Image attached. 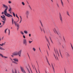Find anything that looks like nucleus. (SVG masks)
<instances>
[{"label": "nucleus", "instance_id": "nucleus-27", "mask_svg": "<svg viewBox=\"0 0 73 73\" xmlns=\"http://www.w3.org/2000/svg\"><path fill=\"white\" fill-rule=\"evenodd\" d=\"M8 30V29H6L5 30V33H7V31Z\"/></svg>", "mask_w": 73, "mask_h": 73}, {"label": "nucleus", "instance_id": "nucleus-16", "mask_svg": "<svg viewBox=\"0 0 73 73\" xmlns=\"http://www.w3.org/2000/svg\"><path fill=\"white\" fill-rule=\"evenodd\" d=\"M66 56L67 57H69L70 55H69V53H68L67 52H66Z\"/></svg>", "mask_w": 73, "mask_h": 73}, {"label": "nucleus", "instance_id": "nucleus-32", "mask_svg": "<svg viewBox=\"0 0 73 73\" xmlns=\"http://www.w3.org/2000/svg\"><path fill=\"white\" fill-rule=\"evenodd\" d=\"M56 5H57L58 8H59V5H58V4L57 3Z\"/></svg>", "mask_w": 73, "mask_h": 73}, {"label": "nucleus", "instance_id": "nucleus-37", "mask_svg": "<svg viewBox=\"0 0 73 73\" xmlns=\"http://www.w3.org/2000/svg\"><path fill=\"white\" fill-rule=\"evenodd\" d=\"M15 73H17V72H16V70H15ZM13 73H14V72H13Z\"/></svg>", "mask_w": 73, "mask_h": 73}, {"label": "nucleus", "instance_id": "nucleus-61", "mask_svg": "<svg viewBox=\"0 0 73 73\" xmlns=\"http://www.w3.org/2000/svg\"><path fill=\"white\" fill-rule=\"evenodd\" d=\"M5 71L6 72H8V70H7V69Z\"/></svg>", "mask_w": 73, "mask_h": 73}, {"label": "nucleus", "instance_id": "nucleus-48", "mask_svg": "<svg viewBox=\"0 0 73 73\" xmlns=\"http://www.w3.org/2000/svg\"><path fill=\"white\" fill-rule=\"evenodd\" d=\"M27 54L29 56V58L30 59V57H29V54H28V53H27Z\"/></svg>", "mask_w": 73, "mask_h": 73}, {"label": "nucleus", "instance_id": "nucleus-38", "mask_svg": "<svg viewBox=\"0 0 73 73\" xmlns=\"http://www.w3.org/2000/svg\"><path fill=\"white\" fill-rule=\"evenodd\" d=\"M10 34V30H9V35Z\"/></svg>", "mask_w": 73, "mask_h": 73}, {"label": "nucleus", "instance_id": "nucleus-5", "mask_svg": "<svg viewBox=\"0 0 73 73\" xmlns=\"http://www.w3.org/2000/svg\"><path fill=\"white\" fill-rule=\"evenodd\" d=\"M22 52V50H21L18 52H17V54H18V55L19 57H21V54Z\"/></svg>", "mask_w": 73, "mask_h": 73}, {"label": "nucleus", "instance_id": "nucleus-30", "mask_svg": "<svg viewBox=\"0 0 73 73\" xmlns=\"http://www.w3.org/2000/svg\"><path fill=\"white\" fill-rule=\"evenodd\" d=\"M0 56H1L2 57H4V56L1 54H0Z\"/></svg>", "mask_w": 73, "mask_h": 73}, {"label": "nucleus", "instance_id": "nucleus-21", "mask_svg": "<svg viewBox=\"0 0 73 73\" xmlns=\"http://www.w3.org/2000/svg\"><path fill=\"white\" fill-rule=\"evenodd\" d=\"M24 33H25V34H28V31H24Z\"/></svg>", "mask_w": 73, "mask_h": 73}, {"label": "nucleus", "instance_id": "nucleus-11", "mask_svg": "<svg viewBox=\"0 0 73 73\" xmlns=\"http://www.w3.org/2000/svg\"><path fill=\"white\" fill-rule=\"evenodd\" d=\"M15 25V26H17V30H18V29H19V24L17 23Z\"/></svg>", "mask_w": 73, "mask_h": 73}, {"label": "nucleus", "instance_id": "nucleus-43", "mask_svg": "<svg viewBox=\"0 0 73 73\" xmlns=\"http://www.w3.org/2000/svg\"><path fill=\"white\" fill-rule=\"evenodd\" d=\"M60 54L61 57H62V55H61V52H60Z\"/></svg>", "mask_w": 73, "mask_h": 73}, {"label": "nucleus", "instance_id": "nucleus-29", "mask_svg": "<svg viewBox=\"0 0 73 73\" xmlns=\"http://www.w3.org/2000/svg\"><path fill=\"white\" fill-rule=\"evenodd\" d=\"M20 33H21V34L22 35H24V33H23V31H21V32H20Z\"/></svg>", "mask_w": 73, "mask_h": 73}, {"label": "nucleus", "instance_id": "nucleus-33", "mask_svg": "<svg viewBox=\"0 0 73 73\" xmlns=\"http://www.w3.org/2000/svg\"><path fill=\"white\" fill-rule=\"evenodd\" d=\"M12 9H11V7H10V9L9 10V12H10L11 11Z\"/></svg>", "mask_w": 73, "mask_h": 73}, {"label": "nucleus", "instance_id": "nucleus-35", "mask_svg": "<svg viewBox=\"0 0 73 73\" xmlns=\"http://www.w3.org/2000/svg\"><path fill=\"white\" fill-rule=\"evenodd\" d=\"M32 42V41H30V40L29 41V44H31Z\"/></svg>", "mask_w": 73, "mask_h": 73}, {"label": "nucleus", "instance_id": "nucleus-59", "mask_svg": "<svg viewBox=\"0 0 73 73\" xmlns=\"http://www.w3.org/2000/svg\"><path fill=\"white\" fill-rule=\"evenodd\" d=\"M10 60H11V61H13V60H12V58H10Z\"/></svg>", "mask_w": 73, "mask_h": 73}, {"label": "nucleus", "instance_id": "nucleus-7", "mask_svg": "<svg viewBox=\"0 0 73 73\" xmlns=\"http://www.w3.org/2000/svg\"><path fill=\"white\" fill-rule=\"evenodd\" d=\"M12 54L13 55V56H17V52H13L12 53Z\"/></svg>", "mask_w": 73, "mask_h": 73}, {"label": "nucleus", "instance_id": "nucleus-2", "mask_svg": "<svg viewBox=\"0 0 73 73\" xmlns=\"http://www.w3.org/2000/svg\"><path fill=\"white\" fill-rule=\"evenodd\" d=\"M13 60L14 61L12 62V63H14L15 64H18V63L16 62H19L18 59L17 58H14L13 59Z\"/></svg>", "mask_w": 73, "mask_h": 73}, {"label": "nucleus", "instance_id": "nucleus-17", "mask_svg": "<svg viewBox=\"0 0 73 73\" xmlns=\"http://www.w3.org/2000/svg\"><path fill=\"white\" fill-rule=\"evenodd\" d=\"M12 22V25H13V21H14V20H13V18H11Z\"/></svg>", "mask_w": 73, "mask_h": 73}, {"label": "nucleus", "instance_id": "nucleus-28", "mask_svg": "<svg viewBox=\"0 0 73 73\" xmlns=\"http://www.w3.org/2000/svg\"><path fill=\"white\" fill-rule=\"evenodd\" d=\"M13 16H14V17H16V15H15V14L14 13V12H13Z\"/></svg>", "mask_w": 73, "mask_h": 73}, {"label": "nucleus", "instance_id": "nucleus-50", "mask_svg": "<svg viewBox=\"0 0 73 73\" xmlns=\"http://www.w3.org/2000/svg\"><path fill=\"white\" fill-rule=\"evenodd\" d=\"M40 24H41V25L42 27V23H41V22H40Z\"/></svg>", "mask_w": 73, "mask_h": 73}, {"label": "nucleus", "instance_id": "nucleus-18", "mask_svg": "<svg viewBox=\"0 0 73 73\" xmlns=\"http://www.w3.org/2000/svg\"><path fill=\"white\" fill-rule=\"evenodd\" d=\"M47 41V42H48V43H49V40L48 39V38H47L46 36L45 37Z\"/></svg>", "mask_w": 73, "mask_h": 73}, {"label": "nucleus", "instance_id": "nucleus-31", "mask_svg": "<svg viewBox=\"0 0 73 73\" xmlns=\"http://www.w3.org/2000/svg\"><path fill=\"white\" fill-rule=\"evenodd\" d=\"M22 5H25V3H24V2H22Z\"/></svg>", "mask_w": 73, "mask_h": 73}, {"label": "nucleus", "instance_id": "nucleus-34", "mask_svg": "<svg viewBox=\"0 0 73 73\" xmlns=\"http://www.w3.org/2000/svg\"><path fill=\"white\" fill-rule=\"evenodd\" d=\"M16 17H17L18 19H19V17H18V16H17V14H16Z\"/></svg>", "mask_w": 73, "mask_h": 73}, {"label": "nucleus", "instance_id": "nucleus-15", "mask_svg": "<svg viewBox=\"0 0 73 73\" xmlns=\"http://www.w3.org/2000/svg\"><path fill=\"white\" fill-rule=\"evenodd\" d=\"M5 45V43H2L1 44H0V46H4Z\"/></svg>", "mask_w": 73, "mask_h": 73}, {"label": "nucleus", "instance_id": "nucleus-49", "mask_svg": "<svg viewBox=\"0 0 73 73\" xmlns=\"http://www.w3.org/2000/svg\"><path fill=\"white\" fill-rule=\"evenodd\" d=\"M4 12H2V15H4Z\"/></svg>", "mask_w": 73, "mask_h": 73}, {"label": "nucleus", "instance_id": "nucleus-62", "mask_svg": "<svg viewBox=\"0 0 73 73\" xmlns=\"http://www.w3.org/2000/svg\"><path fill=\"white\" fill-rule=\"evenodd\" d=\"M64 38V41H65V38H64V37L63 38Z\"/></svg>", "mask_w": 73, "mask_h": 73}, {"label": "nucleus", "instance_id": "nucleus-63", "mask_svg": "<svg viewBox=\"0 0 73 73\" xmlns=\"http://www.w3.org/2000/svg\"><path fill=\"white\" fill-rule=\"evenodd\" d=\"M48 46L49 49V45H48Z\"/></svg>", "mask_w": 73, "mask_h": 73}, {"label": "nucleus", "instance_id": "nucleus-26", "mask_svg": "<svg viewBox=\"0 0 73 73\" xmlns=\"http://www.w3.org/2000/svg\"><path fill=\"white\" fill-rule=\"evenodd\" d=\"M46 59L47 60V61L48 64L49 63V61H48V58H47V57L46 56Z\"/></svg>", "mask_w": 73, "mask_h": 73}, {"label": "nucleus", "instance_id": "nucleus-60", "mask_svg": "<svg viewBox=\"0 0 73 73\" xmlns=\"http://www.w3.org/2000/svg\"><path fill=\"white\" fill-rule=\"evenodd\" d=\"M51 42L53 44V41H52V40H51Z\"/></svg>", "mask_w": 73, "mask_h": 73}, {"label": "nucleus", "instance_id": "nucleus-1", "mask_svg": "<svg viewBox=\"0 0 73 73\" xmlns=\"http://www.w3.org/2000/svg\"><path fill=\"white\" fill-rule=\"evenodd\" d=\"M2 5L3 7H4L6 8L4 11V13L5 15L7 17H12L13 16H12V15H11L7 13V11L8 9V6L5 5L4 4H3Z\"/></svg>", "mask_w": 73, "mask_h": 73}, {"label": "nucleus", "instance_id": "nucleus-10", "mask_svg": "<svg viewBox=\"0 0 73 73\" xmlns=\"http://www.w3.org/2000/svg\"><path fill=\"white\" fill-rule=\"evenodd\" d=\"M53 30L54 31H55V32H56L57 34L58 35H60V34L59 33H58L56 31V28H54Z\"/></svg>", "mask_w": 73, "mask_h": 73}, {"label": "nucleus", "instance_id": "nucleus-39", "mask_svg": "<svg viewBox=\"0 0 73 73\" xmlns=\"http://www.w3.org/2000/svg\"><path fill=\"white\" fill-rule=\"evenodd\" d=\"M14 23L15 24V25H16V24L17 23L15 21H14Z\"/></svg>", "mask_w": 73, "mask_h": 73}, {"label": "nucleus", "instance_id": "nucleus-57", "mask_svg": "<svg viewBox=\"0 0 73 73\" xmlns=\"http://www.w3.org/2000/svg\"><path fill=\"white\" fill-rule=\"evenodd\" d=\"M62 47L63 49H64V46H62Z\"/></svg>", "mask_w": 73, "mask_h": 73}, {"label": "nucleus", "instance_id": "nucleus-8", "mask_svg": "<svg viewBox=\"0 0 73 73\" xmlns=\"http://www.w3.org/2000/svg\"><path fill=\"white\" fill-rule=\"evenodd\" d=\"M30 68V70H29L28 68H27V71H28V72L29 73H33L32 71V70H31V68Z\"/></svg>", "mask_w": 73, "mask_h": 73}, {"label": "nucleus", "instance_id": "nucleus-20", "mask_svg": "<svg viewBox=\"0 0 73 73\" xmlns=\"http://www.w3.org/2000/svg\"><path fill=\"white\" fill-rule=\"evenodd\" d=\"M33 50L34 52H35L36 51V48H35V47H33Z\"/></svg>", "mask_w": 73, "mask_h": 73}, {"label": "nucleus", "instance_id": "nucleus-41", "mask_svg": "<svg viewBox=\"0 0 73 73\" xmlns=\"http://www.w3.org/2000/svg\"><path fill=\"white\" fill-rule=\"evenodd\" d=\"M20 17L21 18V21H22V18H21V16H20Z\"/></svg>", "mask_w": 73, "mask_h": 73}, {"label": "nucleus", "instance_id": "nucleus-53", "mask_svg": "<svg viewBox=\"0 0 73 73\" xmlns=\"http://www.w3.org/2000/svg\"><path fill=\"white\" fill-rule=\"evenodd\" d=\"M39 50H40V52H41V50L40 49V48H39Z\"/></svg>", "mask_w": 73, "mask_h": 73}, {"label": "nucleus", "instance_id": "nucleus-24", "mask_svg": "<svg viewBox=\"0 0 73 73\" xmlns=\"http://www.w3.org/2000/svg\"><path fill=\"white\" fill-rule=\"evenodd\" d=\"M28 7L30 9H31V10L32 11V8H31V6L30 5H28Z\"/></svg>", "mask_w": 73, "mask_h": 73}, {"label": "nucleus", "instance_id": "nucleus-36", "mask_svg": "<svg viewBox=\"0 0 73 73\" xmlns=\"http://www.w3.org/2000/svg\"><path fill=\"white\" fill-rule=\"evenodd\" d=\"M40 30H41V32H42V29L41 28V27H40Z\"/></svg>", "mask_w": 73, "mask_h": 73}, {"label": "nucleus", "instance_id": "nucleus-23", "mask_svg": "<svg viewBox=\"0 0 73 73\" xmlns=\"http://www.w3.org/2000/svg\"><path fill=\"white\" fill-rule=\"evenodd\" d=\"M5 21L4 20V21H1L2 22H3V25H4V24H5Z\"/></svg>", "mask_w": 73, "mask_h": 73}, {"label": "nucleus", "instance_id": "nucleus-40", "mask_svg": "<svg viewBox=\"0 0 73 73\" xmlns=\"http://www.w3.org/2000/svg\"><path fill=\"white\" fill-rule=\"evenodd\" d=\"M8 3H9V4H11V3H12V2L11 1H9Z\"/></svg>", "mask_w": 73, "mask_h": 73}, {"label": "nucleus", "instance_id": "nucleus-14", "mask_svg": "<svg viewBox=\"0 0 73 73\" xmlns=\"http://www.w3.org/2000/svg\"><path fill=\"white\" fill-rule=\"evenodd\" d=\"M52 66L53 70L54 71V72H55V71H54V66H53V65L52 64Z\"/></svg>", "mask_w": 73, "mask_h": 73}, {"label": "nucleus", "instance_id": "nucleus-4", "mask_svg": "<svg viewBox=\"0 0 73 73\" xmlns=\"http://www.w3.org/2000/svg\"><path fill=\"white\" fill-rule=\"evenodd\" d=\"M23 44H25V46L27 45V40L25 39H24L23 40Z\"/></svg>", "mask_w": 73, "mask_h": 73}, {"label": "nucleus", "instance_id": "nucleus-46", "mask_svg": "<svg viewBox=\"0 0 73 73\" xmlns=\"http://www.w3.org/2000/svg\"><path fill=\"white\" fill-rule=\"evenodd\" d=\"M71 47H72V50H73V46H72V44H71Z\"/></svg>", "mask_w": 73, "mask_h": 73}, {"label": "nucleus", "instance_id": "nucleus-6", "mask_svg": "<svg viewBox=\"0 0 73 73\" xmlns=\"http://www.w3.org/2000/svg\"><path fill=\"white\" fill-rule=\"evenodd\" d=\"M20 68L21 69V70L22 72H23V73H26V72H25V70H24V68L22 67L21 66H20Z\"/></svg>", "mask_w": 73, "mask_h": 73}, {"label": "nucleus", "instance_id": "nucleus-9", "mask_svg": "<svg viewBox=\"0 0 73 73\" xmlns=\"http://www.w3.org/2000/svg\"><path fill=\"white\" fill-rule=\"evenodd\" d=\"M3 16H1V18H2L3 20L5 21L6 20V19H5V16L4 15H3Z\"/></svg>", "mask_w": 73, "mask_h": 73}, {"label": "nucleus", "instance_id": "nucleus-51", "mask_svg": "<svg viewBox=\"0 0 73 73\" xmlns=\"http://www.w3.org/2000/svg\"><path fill=\"white\" fill-rule=\"evenodd\" d=\"M11 57H14V56H13V55H11Z\"/></svg>", "mask_w": 73, "mask_h": 73}, {"label": "nucleus", "instance_id": "nucleus-64", "mask_svg": "<svg viewBox=\"0 0 73 73\" xmlns=\"http://www.w3.org/2000/svg\"><path fill=\"white\" fill-rule=\"evenodd\" d=\"M21 21H20V22H19V23H21Z\"/></svg>", "mask_w": 73, "mask_h": 73}, {"label": "nucleus", "instance_id": "nucleus-22", "mask_svg": "<svg viewBox=\"0 0 73 73\" xmlns=\"http://www.w3.org/2000/svg\"><path fill=\"white\" fill-rule=\"evenodd\" d=\"M61 1V3L62 4V6L64 7V4H63V2H62V0H60Z\"/></svg>", "mask_w": 73, "mask_h": 73}, {"label": "nucleus", "instance_id": "nucleus-55", "mask_svg": "<svg viewBox=\"0 0 73 73\" xmlns=\"http://www.w3.org/2000/svg\"><path fill=\"white\" fill-rule=\"evenodd\" d=\"M50 0L52 1V3H53V0Z\"/></svg>", "mask_w": 73, "mask_h": 73}, {"label": "nucleus", "instance_id": "nucleus-56", "mask_svg": "<svg viewBox=\"0 0 73 73\" xmlns=\"http://www.w3.org/2000/svg\"><path fill=\"white\" fill-rule=\"evenodd\" d=\"M3 38H4V37H3L2 38H1V40H3Z\"/></svg>", "mask_w": 73, "mask_h": 73}, {"label": "nucleus", "instance_id": "nucleus-25", "mask_svg": "<svg viewBox=\"0 0 73 73\" xmlns=\"http://www.w3.org/2000/svg\"><path fill=\"white\" fill-rule=\"evenodd\" d=\"M68 16H70V15H69V12L68 11L66 12Z\"/></svg>", "mask_w": 73, "mask_h": 73}, {"label": "nucleus", "instance_id": "nucleus-19", "mask_svg": "<svg viewBox=\"0 0 73 73\" xmlns=\"http://www.w3.org/2000/svg\"><path fill=\"white\" fill-rule=\"evenodd\" d=\"M0 49L2 50H5V49L2 48V47H1V46H0Z\"/></svg>", "mask_w": 73, "mask_h": 73}, {"label": "nucleus", "instance_id": "nucleus-47", "mask_svg": "<svg viewBox=\"0 0 73 73\" xmlns=\"http://www.w3.org/2000/svg\"><path fill=\"white\" fill-rule=\"evenodd\" d=\"M29 37H31V34H29Z\"/></svg>", "mask_w": 73, "mask_h": 73}, {"label": "nucleus", "instance_id": "nucleus-52", "mask_svg": "<svg viewBox=\"0 0 73 73\" xmlns=\"http://www.w3.org/2000/svg\"><path fill=\"white\" fill-rule=\"evenodd\" d=\"M47 53L48 56H49V54H48V52H47Z\"/></svg>", "mask_w": 73, "mask_h": 73}, {"label": "nucleus", "instance_id": "nucleus-54", "mask_svg": "<svg viewBox=\"0 0 73 73\" xmlns=\"http://www.w3.org/2000/svg\"><path fill=\"white\" fill-rule=\"evenodd\" d=\"M48 65H49V66H51L50 65V64H49V63H48Z\"/></svg>", "mask_w": 73, "mask_h": 73}, {"label": "nucleus", "instance_id": "nucleus-12", "mask_svg": "<svg viewBox=\"0 0 73 73\" xmlns=\"http://www.w3.org/2000/svg\"><path fill=\"white\" fill-rule=\"evenodd\" d=\"M59 18L60 19V21H61V22H62V17L61 16V14H60L59 15Z\"/></svg>", "mask_w": 73, "mask_h": 73}, {"label": "nucleus", "instance_id": "nucleus-58", "mask_svg": "<svg viewBox=\"0 0 73 73\" xmlns=\"http://www.w3.org/2000/svg\"><path fill=\"white\" fill-rule=\"evenodd\" d=\"M50 40L52 41V39H51V38H50Z\"/></svg>", "mask_w": 73, "mask_h": 73}, {"label": "nucleus", "instance_id": "nucleus-3", "mask_svg": "<svg viewBox=\"0 0 73 73\" xmlns=\"http://www.w3.org/2000/svg\"><path fill=\"white\" fill-rule=\"evenodd\" d=\"M25 14L26 15L27 18H28V16H29V11H26L25 13Z\"/></svg>", "mask_w": 73, "mask_h": 73}, {"label": "nucleus", "instance_id": "nucleus-44", "mask_svg": "<svg viewBox=\"0 0 73 73\" xmlns=\"http://www.w3.org/2000/svg\"><path fill=\"white\" fill-rule=\"evenodd\" d=\"M23 37L24 38H25V35H23Z\"/></svg>", "mask_w": 73, "mask_h": 73}, {"label": "nucleus", "instance_id": "nucleus-42", "mask_svg": "<svg viewBox=\"0 0 73 73\" xmlns=\"http://www.w3.org/2000/svg\"><path fill=\"white\" fill-rule=\"evenodd\" d=\"M3 57H4L5 58H8V57L7 56H3Z\"/></svg>", "mask_w": 73, "mask_h": 73}, {"label": "nucleus", "instance_id": "nucleus-45", "mask_svg": "<svg viewBox=\"0 0 73 73\" xmlns=\"http://www.w3.org/2000/svg\"><path fill=\"white\" fill-rule=\"evenodd\" d=\"M43 31L44 32V33H45V31L44 30V29L43 28Z\"/></svg>", "mask_w": 73, "mask_h": 73}, {"label": "nucleus", "instance_id": "nucleus-13", "mask_svg": "<svg viewBox=\"0 0 73 73\" xmlns=\"http://www.w3.org/2000/svg\"><path fill=\"white\" fill-rule=\"evenodd\" d=\"M56 57L57 58H59L60 57V55H59V54H58V52H57V54L56 55Z\"/></svg>", "mask_w": 73, "mask_h": 73}]
</instances>
